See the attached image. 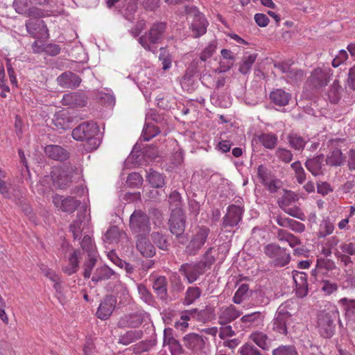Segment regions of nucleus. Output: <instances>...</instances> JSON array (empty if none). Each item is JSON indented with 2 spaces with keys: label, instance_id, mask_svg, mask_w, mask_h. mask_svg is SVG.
Listing matches in <instances>:
<instances>
[{
  "label": "nucleus",
  "instance_id": "nucleus-1",
  "mask_svg": "<svg viewBox=\"0 0 355 355\" xmlns=\"http://www.w3.org/2000/svg\"><path fill=\"white\" fill-rule=\"evenodd\" d=\"M99 128L95 122L87 121L75 128L71 135L76 141H85L89 150H94L100 144L99 139L96 137Z\"/></svg>",
  "mask_w": 355,
  "mask_h": 355
},
{
  "label": "nucleus",
  "instance_id": "nucleus-2",
  "mask_svg": "<svg viewBox=\"0 0 355 355\" xmlns=\"http://www.w3.org/2000/svg\"><path fill=\"white\" fill-rule=\"evenodd\" d=\"M165 31V24H154L148 31L139 37L138 42L146 51L155 53L157 44L161 43L164 38Z\"/></svg>",
  "mask_w": 355,
  "mask_h": 355
},
{
  "label": "nucleus",
  "instance_id": "nucleus-3",
  "mask_svg": "<svg viewBox=\"0 0 355 355\" xmlns=\"http://www.w3.org/2000/svg\"><path fill=\"white\" fill-rule=\"evenodd\" d=\"M207 338L196 333H189L182 338L184 346L190 355H207Z\"/></svg>",
  "mask_w": 355,
  "mask_h": 355
},
{
  "label": "nucleus",
  "instance_id": "nucleus-4",
  "mask_svg": "<svg viewBox=\"0 0 355 355\" xmlns=\"http://www.w3.org/2000/svg\"><path fill=\"white\" fill-rule=\"evenodd\" d=\"M130 227L139 235L148 234L150 225L148 216L140 210L135 211L130 218Z\"/></svg>",
  "mask_w": 355,
  "mask_h": 355
},
{
  "label": "nucleus",
  "instance_id": "nucleus-5",
  "mask_svg": "<svg viewBox=\"0 0 355 355\" xmlns=\"http://www.w3.org/2000/svg\"><path fill=\"white\" fill-rule=\"evenodd\" d=\"M13 7L18 14L27 17L42 18L46 16L45 11L31 5L30 0H15Z\"/></svg>",
  "mask_w": 355,
  "mask_h": 355
},
{
  "label": "nucleus",
  "instance_id": "nucleus-6",
  "mask_svg": "<svg viewBox=\"0 0 355 355\" xmlns=\"http://www.w3.org/2000/svg\"><path fill=\"white\" fill-rule=\"evenodd\" d=\"M265 254L272 259L275 265L284 266L290 261V255L286 249L280 248L276 244H268L264 248Z\"/></svg>",
  "mask_w": 355,
  "mask_h": 355
},
{
  "label": "nucleus",
  "instance_id": "nucleus-7",
  "mask_svg": "<svg viewBox=\"0 0 355 355\" xmlns=\"http://www.w3.org/2000/svg\"><path fill=\"white\" fill-rule=\"evenodd\" d=\"M193 10V15H191V18L190 30L193 37L197 38L203 35L207 32L208 21L205 16L200 13L196 8Z\"/></svg>",
  "mask_w": 355,
  "mask_h": 355
},
{
  "label": "nucleus",
  "instance_id": "nucleus-8",
  "mask_svg": "<svg viewBox=\"0 0 355 355\" xmlns=\"http://www.w3.org/2000/svg\"><path fill=\"white\" fill-rule=\"evenodd\" d=\"M210 230L207 227H200L187 246V251L189 254H196L204 245L209 234Z\"/></svg>",
  "mask_w": 355,
  "mask_h": 355
},
{
  "label": "nucleus",
  "instance_id": "nucleus-9",
  "mask_svg": "<svg viewBox=\"0 0 355 355\" xmlns=\"http://www.w3.org/2000/svg\"><path fill=\"white\" fill-rule=\"evenodd\" d=\"M52 200L54 205L60 211L70 214L74 212L80 205V201L71 196L63 198L62 196L55 194Z\"/></svg>",
  "mask_w": 355,
  "mask_h": 355
},
{
  "label": "nucleus",
  "instance_id": "nucleus-10",
  "mask_svg": "<svg viewBox=\"0 0 355 355\" xmlns=\"http://www.w3.org/2000/svg\"><path fill=\"white\" fill-rule=\"evenodd\" d=\"M331 69L329 68H317L312 71V91L320 90L325 87L331 76Z\"/></svg>",
  "mask_w": 355,
  "mask_h": 355
},
{
  "label": "nucleus",
  "instance_id": "nucleus-11",
  "mask_svg": "<svg viewBox=\"0 0 355 355\" xmlns=\"http://www.w3.org/2000/svg\"><path fill=\"white\" fill-rule=\"evenodd\" d=\"M179 270L189 284L196 282L205 272L198 262L196 263H184L181 265Z\"/></svg>",
  "mask_w": 355,
  "mask_h": 355
},
{
  "label": "nucleus",
  "instance_id": "nucleus-12",
  "mask_svg": "<svg viewBox=\"0 0 355 355\" xmlns=\"http://www.w3.org/2000/svg\"><path fill=\"white\" fill-rule=\"evenodd\" d=\"M243 216V209L239 206L235 205H230L227 208V212L223 217V227H233L236 226L241 220Z\"/></svg>",
  "mask_w": 355,
  "mask_h": 355
},
{
  "label": "nucleus",
  "instance_id": "nucleus-13",
  "mask_svg": "<svg viewBox=\"0 0 355 355\" xmlns=\"http://www.w3.org/2000/svg\"><path fill=\"white\" fill-rule=\"evenodd\" d=\"M169 227L173 234L178 236L183 234L185 229V216L183 210L179 209L176 212H171Z\"/></svg>",
  "mask_w": 355,
  "mask_h": 355
},
{
  "label": "nucleus",
  "instance_id": "nucleus-14",
  "mask_svg": "<svg viewBox=\"0 0 355 355\" xmlns=\"http://www.w3.org/2000/svg\"><path fill=\"white\" fill-rule=\"evenodd\" d=\"M318 327L324 338H331L334 332V322L329 313H322L318 318Z\"/></svg>",
  "mask_w": 355,
  "mask_h": 355
},
{
  "label": "nucleus",
  "instance_id": "nucleus-15",
  "mask_svg": "<svg viewBox=\"0 0 355 355\" xmlns=\"http://www.w3.org/2000/svg\"><path fill=\"white\" fill-rule=\"evenodd\" d=\"M116 304V297L113 295H107L98 308L97 317L103 320L107 319L113 312Z\"/></svg>",
  "mask_w": 355,
  "mask_h": 355
},
{
  "label": "nucleus",
  "instance_id": "nucleus-16",
  "mask_svg": "<svg viewBox=\"0 0 355 355\" xmlns=\"http://www.w3.org/2000/svg\"><path fill=\"white\" fill-rule=\"evenodd\" d=\"M241 315V312L232 304L223 306L218 311V323L226 325Z\"/></svg>",
  "mask_w": 355,
  "mask_h": 355
},
{
  "label": "nucleus",
  "instance_id": "nucleus-17",
  "mask_svg": "<svg viewBox=\"0 0 355 355\" xmlns=\"http://www.w3.org/2000/svg\"><path fill=\"white\" fill-rule=\"evenodd\" d=\"M57 83L63 88L75 89L80 85L81 78L71 71H66L57 78Z\"/></svg>",
  "mask_w": 355,
  "mask_h": 355
},
{
  "label": "nucleus",
  "instance_id": "nucleus-18",
  "mask_svg": "<svg viewBox=\"0 0 355 355\" xmlns=\"http://www.w3.org/2000/svg\"><path fill=\"white\" fill-rule=\"evenodd\" d=\"M63 105L71 107H82L85 106L87 101L84 95L79 92H69L63 96L62 99Z\"/></svg>",
  "mask_w": 355,
  "mask_h": 355
},
{
  "label": "nucleus",
  "instance_id": "nucleus-19",
  "mask_svg": "<svg viewBox=\"0 0 355 355\" xmlns=\"http://www.w3.org/2000/svg\"><path fill=\"white\" fill-rule=\"evenodd\" d=\"M44 153L49 158L60 162H64L69 157V152L58 145L46 146Z\"/></svg>",
  "mask_w": 355,
  "mask_h": 355
},
{
  "label": "nucleus",
  "instance_id": "nucleus-20",
  "mask_svg": "<svg viewBox=\"0 0 355 355\" xmlns=\"http://www.w3.org/2000/svg\"><path fill=\"white\" fill-rule=\"evenodd\" d=\"M291 315L288 312L282 313L278 311L275 318L272 322V329L277 334L286 335L287 334L286 321Z\"/></svg>",
  "mask_w": 355,
  "mask_h": 355
},
{
  "label": "nucleus",
  "instance_id": "nucleus-21",
  "mask_svg": "<svg viewBox=\"0 0 355 355\" xmlns=\"http://www.w3.org/2000/svg\"><path fill=\"white\" fill-rule=\"evenodd\" d=\"M136 247L141 254L146 257H152L155 254V248L144 235H138Z\"/></svg>",
  "mask_w": 355,
  "mask_h": 355
},
{
  "label": "nucleus",
  "instance_id": "nucleus-22",
  "mask_svg": "<svg viewBox=\"0 0 355 355\" xmlns=\"http://www.w3.org/2000/svg\"><path fill=\"white\" fill-rule=\"evenodd\" d=\"M307 274L302 272H297L293 275V280L296 284V295L302 297L306 295L308 292Z\"/></svg>",
  "mask_w": 355,
  "mask_h": 355
},
{
  "label": "nucleus",
  "instance_id": "nucleus-23",
  "mask_svg": "<svg viewBox=\"0 0 355 355\" xmlns=\"http://www.w3.org/2000/svg\"><path fill=\"white\" fill-rule=\"evenodd\" d=\"M269 98L276 105L285 106L290 101L291 94L284 89H276L270 93Z\"/></svg>",
  "mask_w": 355,
  "mask_h": 355
},
{
  "label": "nucleus",
  "instance_id": "nucleus-24",
  "mask_svg": "<svg viewBox=\"0 0 355 355\" xmlns=\"http://www.w3.org/2000/svg\"><path fill=\"white\" fill-rule=\"evenodd\" d=\"M26 28L28 34L36 38L42 31H46V27L42 20H32L29 19L26 21Z\"/></svg>",
  "mask_w": 355,
  "mask_h": 355
},
{
  "label": "nucleus",
  "instance_id": "nucleus-25",
  "mask_svg": "<svg viewBox=\"0 0 355 355\" xmlns=\"http://www.w3.org/2000/svg\"><path fill=\"white\" fill-rule=\"evenodd\" d=\"M80 252L79 250H74L69 258V266H66L63 271L68 275L76 272L79 268V257Z\"/></svg>",
  "mask_w": 355,
  "mask_h": 355
},
{
  "label": "nucleus",
  "instance_id": "nucleus-26",
  "mask_svg": "<svg viewBox=\"0 0 355 355\" xmlns=\"http://www.w3.org/2000/svg\"><path fill=\"white\" fill-rule=\"evenodd\" d=\"M55 173L53 172V183L54 187L60 189H65L69 187L71 183V177L66 174L64 171L60 173L57 177H54Z\"/></svg>",
  "mask_w": 355,
  "mask_h": 355
},
{
  "label": "nucleus",
  "instance_id": "nucleus-27",
  "mask_svg": "<svg viewBox=\"0 0 355 355\" xmlns=\"http://www.w3.org/2000/svg\"><path fill=\"white\" fill-rule=\"evenodd\" d=\"M114 272L107 266L98 268L92 277V282H98L111 278L114 275Z\"/></svg>",
  "mask_w": 355,
  "mask_h": 355
},
{
  "label": "nucleus",
  "instance_id": "nucleus-28",
  "mask_svg": "<svg viewBox=\"0 0 355 355\" xmlns=\"http://www.w3.org/2000/svg\"><path fill=\"white\" fill-rule=\"evenodd\" d=\"M142 336L143 332L141 330L135 329L128 331L120 336L119 343L123 345H128L141 338Z\"/></svg>",
  "mask_w": 355,
  "mask_h": 355
},
{
  "label": "nucleus",
  "instance_id": "nucleus-29",
  "mask_svg": "<svg viewBox=\"0 0 355 355\" xmlns=\"http://www.w3.org/2000/svg\"><path fill=\"white\" fill-rule=\"evenodd\" d=\"M71 121V119L68 116L67 113L64 112H60L57 113L53 119L54 125L58 129L62 130L68 129Z\"/></svg>",
  "mask_w": 355,
  "mask_h": 355
},
{
  "label": "nucleus",
  "instance_id": "nucleus-30",
  "mask_svg": "<svg viewBox=\"0 0 355 355\" xmlns=\"http://www.w3.org/2000/svg\"><path fill=\"white\" fill-rule=\"evenodd\" d=\"M263 318L264 315L258 311L243 315L241 320L243 323L248 324V326L258 327L263 322Z\"/></svg>",
  "mask_w": 355,
  "mask_h": 355
},
{
  "label": "nucleus",
  "instance_id": "nucleus-31",
  "mask_svg": "<svg viewBox=\"0 0 355 355\" xmlns=\"http://www.w3.org/2000/svg\"><path fill=\"white\" fill-rule=\"evenodd\" d=\"M325 161L328 165L338 166L344 162L345 157L340 149L336 148L327 155Z\"/></svg>",
  "mask_w": 355,
  "mask_h": 355
},
{
  "label": "nucleus",
  "instance_id": "nucleus-32",
  "mask_svg": "<svg viewBox=\"0 0 355 355\" xmlns=\"http://www.w3.org/2000/svg\"><path fill=\"white\" fill-rule=\"evenodd\" d=\"M153 289L160 298H165L167 295V281L166 277L164 276L158 277L154 281Z\"/></svg>",
  "mask_w": 355,
  "mask_h": 355
},
{
  "label": "nucleus",
  "instance_id": "nucleus-33",
  "mask_svg": "<svg viewBox=\"0 0 355 355\" xmlns=\"http://www.w3.org/2000/svg\"><path fill=\"white\" fill-rule=\"evenodd\" d=\"M250 338L262 349H269L270 346L268 343V337L266 334H263V332H254L250 334Z\"/></svg>",
  "mask_w": 355,
  "mask_h": 355
},
{
  "label": "nucleus",
  "instance_id": "nucleus-34",
  "mask_svg": "<svg viewBox=\"0 0 355 355\" xmlns=\"http://www.w3.org/2000/svg\"><path fill=\"white\" fill-rule=\"evenodd\" d=\"M141 318L137 315H125L121 318L119 322L121 327L128 326L130 327H137L142 323Z\"/></svg>",
  "mask_w": 355,
  "mask_h": 355
},
{
  "label": "nucleus",
  "instance_id": "nucleus-35",
  "mask_svg": "<svg viewBox=\"0 0 355 355\" xmlns=\"http://www.w3.org/2000/svg\"><path fill=\"white\" fill-rule=\"evenodd\" d=\"M277 238L280 241H286L292 248L300 244L298 238L284 230H278Z\"/></svg>",
  "mask_w": 355,
  "mask_h": 355
},
{
  "label": "nucleus",
  "instance_id": "nucleus-36",
  "mask_svg": "<svg viewBox=\"0 0 355 355\" xmlns=\"http://www.w3.org/2000/svg\"><path fill=\"white\" fill-rule=\"evenodd\" d=\"M259 140L266 148L272 149L277 144V137L272 133H264L259 137Z\"/></svg>",
  "mask_w": 355,
  "mask_h": 355
},
{
  "label": "nucleus",
  "instance_id": "nucleus-37",
  "mask_svg": "<svg viewBox=\"0 0 355 355\" xmlns=\"http://www.w3.org/2000/svg\"><path fill=\"white\" fill-rule=\"evenodd\" d=\"M257 57V55L256 53H252L248 56L243 57L239 69V72L243 74H247L251 69Z\"/></svg>",
  "mask_w": 355,
  "mask_h": 355
},
{
  "label": "nucleus",
  "instance_id": "nucleus-38",
  "mask_svg": "<svg viewBox=\"0 0 355 355\" xmlns=\"http://www.w3.org/2000/svg\"><path fill=\"white\" fill-rule=\"evenodd\" d=\"M341 85L338 80H334L328 92L329 99L332 103H337L340 98Z\"/></svg>",
  "mask_w": 355,
  "mask_h": 355
},
{
  "label": "nucleus",
  "instance_id": "nucleus-39",
  "mask_svg": "<svg viewBox=\"0 0 355 355\" xmlns=\"http://www.w3.org/2000/svg\"><path fill=\"white\" fill-rule=\"evenodd\" d=\"M168 201L171 212H176L178 210H182V201L180 194L174 191L171 192L168 196Z\"/></svg>",
  "mask_w": 355,
  "mask_h": 355
},
{
  "label": "nucleus",
  "instance_id": "nucleus-40",
  "mask_svg": "<svg viewBox=\"0 0 355 355\" xmlns=\"http://www.w3.org/2000/svg\"><path fill=\"white\" fill-rule=\"evenodd\" d=\"M148 182L156 188H161L164 185V179L162 174L155 171H150L147 175Z\"/></svg>",
  "mask_w": 355,
  "mask_h": 355
},
{
  "label": "nucleus",
  "instance_id": "nucleus-41",
  "mask_svg": "<svg viewBox=\"0 0 355 355\" xmlns=\"http://www.w3.org/2000/svg\"><path fill=\"white\" fill-rule=\"evenodd\" d=\"M201 291L198 287H189L186 291L184 303L187 305L193 304L197 299L200 297Z\"/></svg>",
  "mask_w": 355,
  "mask_h": 355
},
{
  "label": "nucleus",
  "instance_id": "nucleus-42",
  "mask_svg": "<svg viewBox=\"0 0 355 355\" xmlns=\"http://www.w3.org/2000/svg\"><path fill=\"white\" fill-rule=\"evenodd\" d=\"M297 196L292 191H286L283 196L278 200L281 208L292 205L297 200Z\"/></svg>",
  "mask_w": 355,
  "mask_h": 355
},
{
  "label": "nucleus",
  "instance_id": "nucleus-43",
  "mask_svg": "<svg viewBox=\"0 0 355 355\" xmlns=\"http://www.w3.org/2000/svg\"><path fill=\"white\" fill-rule=\"evenodd\" d=\"M87 259L85 261L84 263V274L83 276L85 278H89L92 275V271L94 267L96 265V258L94 254H88Z\"/></svg>",
  "mask_w": 355,
  "mask_h": 355
},
{
  "label": "nucleus",
  "instance_id": "nucleus-44",
  "mask_svg": "<svg viewBox=\"0 0 355 355\" xmlns=\"http://www.w3.org/2000/svg\"><path fill=\"white\" fill-rule=\"evenodd\" d=\"M248 291L249 286L247 284H242L236 291L233 297V302L235 304H241L248 295Z\"/></svg>",
  "mask_w": 355,
  "mask_h": 355
},
{
  "label": "nucleus",
  "instance_id": "nucleus-45",
  "mask_svg": "<svg viewBox=\"0 0 355 355\" xmlns=\"http://www.w3.org/2000/svg\"><path fill=\"white\" fill-rule=\"evenodd\" d=\"M333 263L329 261H318L316 265L314 273L312 275L318 276L319 275H327L329 270L332 268Z\"/></svg>",
  "mask_w": 355,
  "mask_h": 355
},
{
  "label": "nucleus",
  "instance_id": "nucleus-46",
  "mask_svg": "<svg viewBox=\"0 0 355 355\" xmlns=\"http://www.w3.org/2000/svg\"><path fill=\"white\" fill-rule=\"evenodd\" d=\"M197 319L200 321L206 322L211 320L214 316V309L211 306H207L205 309L197 311L196 314Z\"/></svg>",
  "mask_w": 355,
  "mask_h": 355
},
{
  "label": "nucleus",
  "instance_id": "nucleus-47",
  "mask_svg": "<svg viewBox=\"0 0 355 355\" xmlns=\"http://www.w3.org/2000/svg\"><path fill=\"white\" fill-rule=\"evenodd\" d=\"M212 250L213 248H209L205 252L203 259L198 262L205 270V271L207 268H209L215 262V257L211 254Z\"/></svg>",
  "mask_w": 355,
  "mask_h": 355
},
{
  "label": "nucleus",
  "instance_id": "nucleus-48",
  "mask_svg": "<svg viewBox=\"0 0 355 355\" xmlns=\"http://www.w3.org/2000/svg\"><path fill=\"white\" fill-rule=\"evenodd\" d=\"M159 132L160 131L157 127L148 124L143 130L142 137L144 141H149Z\"/></svg>",
  "mask_w": 355,
  "mask_h": 355
},
{
  "label": "nucleus",
  "instance_id": "nucleus-49",
  "mask_svg": "<svg viewBox=\"0 0 355 355\" xmlns=\"http://www.w3.org/2000/svg\"><path fill=\"white\" fill-rule=\"evenodd\" d=\"M288 141L291 147L295 150H301L305 145L304 139L297 134H290L288 136Z\"/></svg>",
  "mask_w": 355,
  "mask_h": 355
},
{
  "label": "nucleus",
  "instance_id": "nucleus-50",
  "mask_svg": "<svg viewBox=\"0 0 355 355\" xmlns=\"http://www.w3.org/2000/svg\"><path fill=\"white\" fill-rule=\"evenodd\" d=\"M272 355H298L295 347L291 345H282L272 351Z\"/></svg>",
  "mask_w": 355,
  "mask_h": 355
},
{
  "label": "nucleus",
  "instance_id": "nucleus-51",
  "mask_svg": "<svg viewBox=\"0 0 355 355\" xmlns=\"http://www.w3.org/2000/svg\"><path fill=\"white\" fill-rule=\"evenodd\" d=\"M216 50V44L215 42L209 43L201 52L200 60L206 62L209 58H211Z\"/></svg>",
  "mask_w": 355,
  "mask_h": 355
},
{
  "label": "nucleus",
  "instance_id": "nucleus-52",
  "mask_svg": "<svg viewBox=\"0 0 355 355\" xmlns=\"http://www.w3.org/2000/svg\"><path fill=\"white\" fill-rule=\"evenodd\" d=\"M257 175L261 182L264 184L271 180V172L263 165H260L257 168Z\"/></svg>",
  "mask_w": 355,
  "mask_h": 355
},
{
  "label": "nucleus",
  "instance_id": "nucleus-53",
  "mask_svg": "<svg viewBox=\"0 0 355 355\" xmlns=\"http://www.w3.org/2000/svg\"><path fill=\"white\" fill-rule=\"evenodd\" d=\"M239 353L241 355H261L259 350L252 344L248 343L240 347Z\"/></svg>",
  "mask_w": 355,
  "mask_h": 355
},
{
  "label": "nucleus",
  "instance_id": "nucleus-54",
  "mask_svg": "<svg viewBox=\"0 0 355 355\" xmlns=\"http://www.w3.org/2000/svg\"><path fill=\"white\" fill-rule=\"evenodd\" d=\"M40 268L42 274L52 282L58 281L60 278V276L54 270L49 268L44 264H41Z\"/></svg>",
  "mask_w": 355,
  "mask_h": 355
},
{
  "label": "nucleus",
  "instance_id": "nucleus-55",
  "mask_svg": "<svg viewBox=\"0 0 355 355\" xmlns=\"http://www.w3.org/2000/svg\"><path fill=\"white\" fill-rule=\"evenodd\" d=\"M152 238L157 246L164 250L168 249V242L163 235L158 232L152 234Z\"/></svg>",
  "mask_w": 355,
  "mask_h": 355
},
{
  "label": "nucleus",
  "instance_id": "nucleus-56",
  "mask_svg": "<svg viewBox=\"0 0 355 355\" xmlns=\"http://www.w3.org/2000/svg\"><path fill=\"white\" fill-rule=\"evenodd\" d=\"M80 245L82 249L88 252V254H94V245L89 236H84L80 242Z\"/></svg>",
  "mask_w": 355,
  "mask_h": 355
},
{
  "label": "nucleus",
  "instance_id": "nucleus-57",
  "mask_svg": "<svg viewBox=\"0 0 355 355\" xmlns=\"http://www.w3.org/2000/svg\"><path fill=\"white\" fill-rule=\"evenodd\" d=\"M324 157L322 155H318L315 158L312 159V172L313 175H317L320 173L319 170L321 169Z\"/></svg>",
  "mask_w": 355,
  "mask_h": 355
},
{
  "label": "nucleus",
  "instance_id": "nucleus-58",
  "mask_svg": "<svg viewBox=\"0 0 355 355\" xmlns=\"http://www.w3.org/2000/svg\"><path fill=\"white\" fill-rule=\"evenodd\" d=\"M119 236V232L116 227L107 230L104 234V241L111 243L116 241Z\"/></svg>",
  "mask_w": 355,
  "mask_h": 355
},
{
  "label": "nucleus",
  "instance_id": "nucleus-59",
  "mask_svg": "<svg viewBox=\"0 0 355 355\" xmlns=\"http://www.w3.org/2000/svg\"><path fill=\"white\" fill-rule=\"evenodd\" d=\"M277 157L286 163L290 162L293 159V155L289 150L278 148L276 151Z\"/></svg>",
  "mask_w": 355,
  "mask_h": 355
},
{
  "label": "nucleus",
  "instance_id": "nucleus-60",
  "mask_svg": "<svg viewBox=\"0 0 355 355\" xmlns=\"http://www.w3.org/2000/svg\"><path fill=\"white\" fill-rule=\"evenodd\" d=\"M321 289L327 294L331 295L338 288L337 284L331 283L328 280H322L321 282Z\"/></svg>",
  "mask_w": 355,
  "mask_h": 355
},
{
  "label": "nucleus",
  "instance_id": "nucleus-61",
  "mask_svg": "<svg viewBox=\"0 0 355 355\" xmlns=\"http://www.w3.org/2000/svg\"><path fill=\"white\" fill-rule=\"evenodd\" d=\"M282 209L284 211V212L291 215V216L297 218H302L301 216L302 215V213L301 210L295 205H292L290 206L282 207Z\"/></svg>",
  "mask_w": 355,
  "mask_h": 355
},
{
  "label": "nucleus",
  "instance_id": "nucleus-62",
  "mask_svg": "<svg viewBox=\"0 0 355 355\" xmlns=\"http://www.w3.org/2000/svg\"><path fill=\"white\" fill-rule=\"evenodd\" d=\"M138 293L140 295L141 298L146 302L151 300L152 295L146 286L144 284H139L137 286Z\"/></svg>",
  "mask_w": 355,
  "mask_h": 355
},
{
  "label": "nucleus",
  "instance_id": "nucleus-63",
  "mask_svg": "<svg viewBox=\"0 0 355 355\" xmlns=\"http://www.w3.org/2000/svg\"><path fill=\"white\" fill-rule=\"evenodd\" d=\"M348 58V54L346 51L340 50L338 54L332 61V66L334 67H338L340 64L344 62Z\"/></svg>",
  "mask_w": 355,
  "mask_h": 355
},
{
  "label": "nucleus",
  "instance_id": "nucleus-64",
  "mask_svg": "<svg viewBox=\"0 0 355 355\" xmlns=\"http://www.w3.org/2000/svg\"><path fill=\"white\" fill-rule=\"evenodd\" d=\"M69 229L73 234L74 239H77L82 232V222L80 220L74 221L70 225Z\"/></svg>",
  "mask_w": 355,
  "mask_h": 355
}]
</instances>
